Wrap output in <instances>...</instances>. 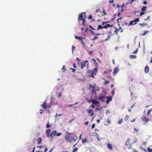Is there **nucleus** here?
Returning <instances> with one entry per match:
<instances>
[{
	"label": "nucleus",
	"instance_id": "nucleus-1",
	"mask_svg": "<svg viewBox=\"0 0 152 152\" xmlns=\"http://www.w3.org/2000/svg\"><path fill=\"white\" fill-rule=\"evenodd\" d=\"M66 134L65 138L67 142L70 143H73L75 142L77 139V137L72 133H71L66 132Z\"/></svg>",
	"mask_w": 152,
	"mask_h": 152
},
{
	"label": "nucleus",
	"instance_id": "nucleus-2",
	"mask_svg": "<svg viewBox=\"0 0 152 152\" xmlns=\"http://www.w3.org/2000/svg\"><path fill=\"white\" fill-rule=\"evenodd\" d=\"M86 17V15H85V12L81 13L79 14L78 20L79 22L82 21V24L83 26H85V18Z\"/></svg>",
	"mask_w": 152,
	"mask_h": 152
},
{
	"label": "nucleus",
	"instance_id": "nucleus-3",
	"mask_svg": "<svg viewBox=\"0 0 152 152\" xmlns=\"http://www.w3.org/2000/svg\"><path fill=\"white\" fill-rule=\"evenodd\" d=\"M97 70V68L96 67L94 69H93L92 70H90L89 71V73H90L89 77L92 78H94V76L96 75Z\"/></svg>",
	"mask_w": 152,
	"mask_h": 152
},
{
	"label": "nucleus",
	"instance_id": "nucleus-4",
	"mask_svg": "<svg viewBox=\"0 0 152 152\" xmlns=\"http://www.w3.org/2000/svg\"><path fill=\"white\" fill-rule=\"evenodd\" d=\"M130 140V139L129 138H128L127 141L125 142L126 147L128 149H130L131 148V145L129 142Z\"/></svg>",
	"mask_w": 152,
	"mask_h": 152
},
{
	"label": "nucleus",
	"instance_id": "nucleus-5",
	"mask_svg": "<svg viewBox=\"0 0 152 152\" xmlns=\"http://www.w3.org/2000/svg\"><path fill=\"white\" fill-rule=\"evenodd\" d=\"M141 119L142 121L145 122H147L150 121V118H149L148 117V118H147L145 116H142L141 118Z\"/></svg>",
	"mask_w": 152,
	"mask_h": 152
},
{
	"label": "nucleus",
	"instance_id": "nucleus-6",
	"mask_svg": "<svg viewBox=\"0 0 152 152\" xmlns=\"http://www.w3.org/2000/svg\"><path fill=\"white\" fill-rule=\"evenodd\" d=\"M88 61L86 60L85 61H82L80 63L81 68L83 69L85 66L86 64L88 62Z\"/></svg>",
	"mask_w": 152,
	"mask_h": 152
},
{
	"label": "nucleus",
	"instance_id": "nucleus-7",
	"mask_svg": "<svg viewBox=\"0 0 152 152\" xmlns=\"http://www.w3.org/2000/svg\"><path fill=\"white\" fill-rule=\"evenodd\" d=\"M50 132L51 130L50 129H47L45 132L46 135L48 138L51 137V134H50Z\"/></svg>",
	"mask_w": 152,
	"mask_h": 152
},
{
	"label": "nucleus",
	"instance_id": "nucleus-8",
	"mask_svg": "<svg viewBox=\"0 0 152 152\" xmlns=\"http://www.w3.org/2000/svg\"><path fill=\"white\" fill-rule=\"evenodd\" d=\"M107 98V97H105L103 96H101L98 97V99L99 100H101L102 102H104V99Z\"/></svg>",
	"mask_w": 152,
	"mask_h": 152
},
{
	"label": "nucleus",
	"instance_id": "nucleus-9",
	"mask_svg": "<svg viewBox=\"0 0 152 152\" xmlns=\"http://www.w3.org/2000/svg\"><path fill=\"white\" fill-rule=\"evenodd\" d=\"M149 71V67L148 65H147L145 68L144 72L146 73H147Z\"/></svg>",
	"mask_w": 152,
	"mask_h": 152
},
{
	"label": "nucleus",
	"instance_id": "nucleus-10",
	"mask_svg": "<svg viewBox=\"0 0 152 152\" xmlns=\"http://www.w3.org/2000/svg\"><path fill=\"white\" fill-rule=\"evenodd\" d=\"M107 98H107V99L106 100V103L107 104H108L109 103V102L111 101L112 99V97L111 96H110L109 97L107 96Z\"/></svg>",
	"mask_w": 152,
	"mask_h": 152
},
{
	"label": "nucleus",
	"instance_id": "nucleus-11",
	"mask_svg": "<svg viewBox=\"0 0 152 152\" xmlns=\"http://www.w3.org/2000/svg\"><path fill=\"white\" fill-rule=\"evenodd\" d=\"M91 102L94 105H97L99 104V101H96L95 100L93 99L91 101Z\"/></svg>",
	"mask_w": 152,
	"mask_h": 152
},
{
	"label": "nucleus",
	"instance_id": "nucleus-12",
	"mask_svg": "<svg viewBox=\"0 0 152 152\" xmlns=\"http://www.w3.org/2000/svg\"><path fill=\"white\" fill-rule=\"evenodd\" d=\"M119 70L117 67H115L114 69V71L113 74H115L119 72Z\"/></svg>",
	"mask_w": 152,
	"mask_h": 152
},
{
	"label": "nucleus",
	"instance_id": "nucleus-13",
	"mask_svg": "<svg viewBox=\"0 0 152 152\" xmlns=\"http://www.w3.org/2000/svg\"><path fill=\"white\" fill-rule=\"evenodd\" d=\"M47 104L45 102V101L41 105V106L42 108L44 109H46L47 108L46 105Z\"/></svg>",
	"mask_w": 152,
	"mask_h": 152
},
{
	"label": "nucleus",
	"instance_id": "nucleus-14",
	"mask_svg": "<svg viewBox=\"0 0 152 152\" xmlns=\"http://www.w3.org/2000/svg\"><path fill=\"white\" fill-rule=\"evenodd\" d=\"M113 26V25H110L109 24H107L105 26H103V28L107 29V28L108 27H112Z\"/></svg>",
	"mask_w": 152,
	"mask_h": 152
},
{
	"label": "nucleus",
	"instance_id": "nucleus-15",
	"mask_svg": "<svg viewBox=\"0 0 152 152\" xmlns=\"http://www.w3.org/2000/svg\"><path fill=\"white\" fill-rule=\"evenodd\" d=\"M107 147L110 150H111L113 148V147H112V144L109 143H108L107 144Z\"/></svg>",
	"mask_w": 152,
	"mask_h": 152
},
{
	"label": "nucleus",
	"instance_id": "nucleus-16",
	"mask_svg": "<svg viewBox=\"0 0 152 152\" xmlns=\"http://www.w3.org/2000/svg\"><path fill=\"white\" fill-rule=\"evenodd\" d=\"M57 133V131L56 130H54L53 131H52L51 134V137H52V135L54 136H55L56 135Z\"/></svg>",
	"mask_w": 152,
	"mask_h": 152
},
{
	"label": "nucleus",
	"instance_id": "nucleus-17",
	"mask_svg": "<svg viewBox=\"0 0 152 152\" xmlns=\"http://www.w3.org/2000/svg\"><path fill=\"white\" fill-rule=\"evenodd\" d=\"M88 113H91V114H90V115L91 116H93L94 115V114H93V110L91 109L89 110L88 111Z\"/></svg>",
	"mask_w": 152,
	"mask_h": 152
},
{
	"label": "nucleus",
	"instance_id": "nucleus-18",
	"mask_svg": "<svg viewBox=\"0 0 152 152\" xmlns=\"http://www.w3.org/2000/svg\"><path fill=\"white\" fill-rule=\"evenodd\" d=\"M137 24V23L136 22H135L134 21V20H131L130 21L129 25H134Z\"/></svg>",
	"mask_w": 152,
	"mask_h": 152
},
{
	"label": "nucleus",
	"instance_id": "nucleus-19",
	"mask_svg": "<svg viewBox=\"0 0 152 152\" xmlns=\"http://www.w3.org/2000/svg\"><path fill=\"white\" fill-rule=\"evenodd\" d=\"M147 9V7L145 6H143L141 8V11H145Z\"/></svg>",
	"mask_w": 152,
	"mask_h": 152
},
{
	"label": "nucleus",
	"instance_id": "nucleus-20",
	"mask_svg": "<svg viewBox=\"0 0 152 152\" xmlns=\"http://www.w3.org/2000/svg\"><path fill=\"white\" fill-rule=\"evenodd\" d=\"M123 121V119H120L118 122V123L119 124H121Z\"/></svg>",
	"mask_w": 152,
	"mask_h": 152
},
{
	"label": "nucleus",
	"instance_id": "nucleus-21",
	"mask_svg": "<svg viewBox=\"0 0 152 152\" xmlns=\"http://www.w3.org/2000/svg\"><path fill=\"white\" fill-rule=\"evenodd\" d=\"M75 38L77 39H79L80 41L81 40H82L83 39V38L82 37H80L78 36H75Z\"/></svg>",
	"mask_w": 152,
	"mask_h": 152
},
{
	"label": "nucleus",
	"instance_id": "nucleus-22",
	"mask_svg": "<svg viewBox=\"0 0 152 152\" xmlns=\"http://www.w3.org/2000/svg\"><path fill=\"white\" fill-rule=\"evenodd\" d=\"M130 57L131 58L135 59L136 58L137 56L136 55H130Z\"/></svg>",
	"mask_w": 152,
	"mask_h": 152
},
{
	"label": "nucleus",
	"instance_id": "nucleus-23",
	"mask_svg": "<svg viewBox=\"0 0 152 152\" xmlns=\"http://www.w3.org/2000/svg\"><path fill=\"white\" fill-rule=\"evenodd\" d=\"M103 28V26H102L101 25H99L98 26V28L97 29V30L98 31L100 29H102Z\"/></svg>",
	"mask_w": 152,
	"mask_h": 152
},
{
	"label": "nucleus",
	"instance_id": "nucleus-24",
	"mask_svg": "<svg viewBox=\"0 0 152 152\" xmlns=\"http://www.w3.org/2000/svg\"><path fill=\"white\" fill-rule=\"evenodd\" d=\"M148 31H144V33L143 34H141V36H144L148 32Z\"/></svg>",
	"mask_w": 152,
	"mask_h": 152
},
{
	"label": "nucleus",
	"instance_id": "nucleus-25",
	"mask_svg": "<svg viewBox=\"0 0 152 152\" xmlns=\"http://www.w3.org/2000/svg\"><path fill=\"white\" fill-rule=\"evenodd\" d=\"M90 31L91 33L93 35H99L100 34H96L93 31H92L91 30Z\"/></svg>",
	"mask_w": 152,
	"mask_h": 152
},
{
	"label": "nucleus",
	"instance_id": "nucleus-26",
	"mask_svg": "<svg viewBox=\"0 0 152 152\" xmlns=\"http://www.w3.org/2000/svg\"><path fill=\"white\" fill-rule=\"evenodd\" d=\"M41 141H42V139L41 137H39L38 139V140H37V143L38 144H39L41 142Z\"/></svg>",
	"mask_w": 152,
	"mask_h": 152
},
{
	"label": "nucleus",
	"instance_id": "nucleus-27",
	"mask_svg": "<svg viewBox=\"0 0 152 152\" xmlns=\"http://www.w3.org/2000/svg\"><path fill=\"white\" fill-rule=\"evenodd\" d=\"M139 25L140 26H146L148 25V24L146 23H139Z\"/></svg>",
	"mask_w": 152,
	"mask_h": 152
},
{
	"label": "nucleus",
	"instance_id": "nucleus-28",
	"mask_svg": "<svg viewBox=\"0 0 152 152\" xmlns=\"http://www.w3.org/2000/svg\"><path fill=\"white\" fill-rule=\"evenodd\" d=\"M147 115L148 117L149 118L152 117V115L151 114H150V113L147 112Z\"/></svg>",
	"mask_w": 152,
	"mask_h": 152
},
{
	"label": "nucleus",
	"instance_id": "nucleus-29",
	"mask_svg": "<svg viewBox=\"0 0 152 152\" xmlns=\"http://www.w3.org/2000/svg\"><path fill=\"white\" fill-rule=\"evenodd\" d=\"M103 79L104 80H105V82L104 83V84L106 85L109 82V81L106 80L105 79L103 78Z\"/></svg>",
	"mask_w": 152,
	"mask_h": 152
},
{
	"label": "nucleus",
	"instance_id": "nucleus-30",
	"mask_svg": "<svg viewBox=\"0 0 152 152\" xmlns=\"http://www.w3.org/2000/svg\"><path fill=\"white\" fill-rule=\"evenodd\" d=\"M119 31V29L116 28V29L114 31V33H116L117 34H118V32Z\"/></svg>",
	"mask_w": 152,
	"mask_h": 152
},
{
	"label": "nucleus",
	"instance_id": "nucleus-31",
	"mask_svg": "<svg viewBox=\"0 0 152 152\" xmlns=\"http://www.w3.org/2000/svg\"><path fill=\"white\" fill-rule=\"evenodd\" d=\"M82 142L83 143H85L87 142V140L86 138L83 139L82 140Z\"/></svg>",
	"mask_w": 152,
	"mask_h": 152
},
{
	"label": "nucleus",
	"instance_id": "nucleus-32",
	"mask_svg": "<svg viewBox=\"0 0 152 152\" xmlns=\"http://www.w3.org/2000/svg\"><path fill=\"white\" fill-rule=\"evenodd\" d=\"M134 20L135 22L137 23V22L139 21V18H136Z\"/></svg>",
	"mask_w": 152,
	"mask_h": 152
},
{
	"label": "nucleus",
	"instance_id": "nucleus-33",
	"mask_svg": "<svg viewBox=\"0 0 152 152\" xmlns=\"http://www.w3.org/2000/svg\"><path fill=\"white\" fill-rule=\"evenodd\" d=\"M147 149L148 152H152V149L151 148L148 147Z\"/></svg>",
	"mask_w": 152,
	"mask_h": 152
},
{
	"label": "nucleus",
	"instance_id": "nucleus-34",
	"mask_svg": "<svg viewBox=\"0 0 152 152\" xmlns=\"http://www.w3.org/2000/svg\"><path fill=\"white\" fill-rule=\"evenodd\" d=\"M102 12L103 13V15H102L103 16H105L106 15V13L104 11V9H103V12Z\"/></svg>",
	"mask_w": 152,
	"mask_h": 152
},
{
	"label": "nucleus",
	"instance_id": "nucleus-35",
	"mask_svg": "<svg viewBox=\"0 0 152 152\" xmlns=\"http://www.w3.org/2000/svg\"><path fill=\"white\" fill-rule=\"evenodd\" d=\"M77 148H75L73 149L72 151V152H75L77 151Z\"/></svg>",
	"mask_w": 152,
	"mask_h": 152
},
{
	"label": "nucleus",
	"instance_id": "nucleus-36",
	"mask_svg": "<svg viewBox=\"0 0 152 152\" xmlns=\"http://www.w3.org/2000/svg\"><path fill=\"white\" fill-rule=\"evenodd\" d=\"M50 125L49 124V122H48V123L46 124V127L47 128H48L50 127Z\"/></svg>",
	"mask_w": 152,
	"mask_h": 152
},
{
	"label": "nucleus",
	"instance_id": "nucleus-37",
	"mask_svg": "<svg viewBox=\"0 0 152 152\" xmlns=\"http://www.w3.org/2000/svg\"><path fill=\"white\" fill-rule=\"evenodd\" d=\"M145 11H141V12L140 13V16H141L142 15H144L145 14Z\"/></svg>",
	"mask_w": 152,
	"mask_h": 152
},
{
	"label": "nucleus",
	"instance_id": "nucleus-38",
	"mask_svg": "<svg viewBox=\"0 0 152 152\" xmlns=\"http://www.w3.org/2000/svg\"><path fill=\"white\" fill-rule=\"evenodd\" d=\"M98 37L96 36H95L94 37L93 39V40H94L98 38Z\"/></svg>",
	"mask_w": 152,
	"mask_h": 152
},
{
	"label": "nucleus",
	"instance_id": "nucleus-39",
	"mask_svg": "<svg viewBox=\"0 0 152 152\" xmlns=\"http://www.w3.org/2000/svg\"><path fill=\"white\" fill-rule=\"evenodd\" d=\"M77 102H76L74 104H69V105H68V106L69 107H71L72 106L74 105V104H77Z\"/></svg>",
	"mask_w": 152,
	"mask_h": 152
},
{
	"label": "nucleus",
	"instance_id": "nucleus-40",
	"mask_svg": "<svg viewBox=\"0 0 152 152\" xmlns=\"http://www.w3.org/2000/svg\"><path fill=\"white\" fill-rule=\"evenodd\" d=\"M107 122L108 123L110 124H111V121L110 119L108 118L107 120Z\"/></svg>",
	"mask_w": 152,
	"mask_h": 152
},
{
	"label": "nucleus",
	"instance_id": "nucleus-41",
	"mask_svg": "<svg viewBox=\"0 0 152 152\" xmlns=\"http://www.w3.org/2000/svg\"><path fill=\"white\" fill-rule=\"evenodd\" d=\"M62 134L61 133H58L56 134V135L57 136H59L61 135Z\"/></svg>",
	"mask_w": 152,
	"mask_h": 152
},
{
	"label": "nucleus",
	"instance_id": "nucleus-42",
	"mask_svg": "<svg viewBox=\"0 0 152 152\" xmlns=\"http://www.w3.org/2000/svg\"><path fill=\"white\" fill-rule=\"evenodd\" d=\"M93 18L92 16L91 15H89L88 17V19H91Z\"/></svg>",
	"mask_w": 152,
	"mask_h": 152
},
{
	"label": "nucleus",
	"instance_id": "nucleus-43",
	"mask_svg": "<svg viewBox=\"0 0 152 152\" xmlns=\"http://www.w3.org/2000/svg\"><path fill=\"white\" fill-rule=\"evenodd\" d=\"M138 51V49H137L136 50H135L133 52L134 54H136L137 53Z\"/></svg>",
	"mask_w": 152,
	"mask_h": 152
},
{
	"label": "nucleus",
	"instance_id": "nucleus-44",
	"mask_svg": "<svg viewBox=\"0 0 152 152\" xmlns=\"http://www.w3.org/2000/svg\"><path fill=\"white\" fill-rule=\"evenodd\" d=\"M102 12L101 10L100 9H97L96 10V12Z\"/></svg>",
	"mask_w": 152,
	"mask_h": 152
},
{
	"label": "nucleus",
	"instance_id": "nucleus-45",
	"mask_svg": "<svg viewBox=\"0 0 152 152\" xmlns=\"http://www.w3.org/2000/svg\"><path fill=\"white\" fill-rule=\"evenodd\" d=\"M129 118V116H128V115H126V116H125V120L126 121V119L127 120H128V119Z\"/></svg>",
	"mask_w": 152,
	"mask_h": 152
},
{
	"label": "nucleus",
	"instance_id": "nucleus-46",
	"mask_svg": "<svg viewBox=\"0 0 152 152\" xmlns=\"http://www.w3.org/2000/svg\"><path fill=\"white\" fill-rule=\"evenodd\" d=\"M75 47L74 46H72V53H73V50L75 49Z\"/></svg>",
	"mask_w": 152,
	"mask_h": 152
},
{
	"label": "nucleus",
	"instance_id": "nucleus-47",
	"mask_svg": "<svg viewBox=\"0 0 152 152\" xmlns=\"http://www.w3.org/2000/svg\"><path fill=\"white\" fill-rule=\"evenodd\" d=\"M124 6V5H123L122 6H121V12H123V11H124V10L123 8V7Z\"/></svg>",
	"mask_w": 152,
	"mask_h": 152
},
{
	"label": "nucleus",
	"instance_id": "nucleus-48",
	"mask_svg": "<svg viewBox=\"0 0 152 152\" xmlns=\"http://www.w3.org/2000/svg\"><path fill=\"white\" fill-rule=\"evenodd\" d=\"M95 126V124H93L92 125V126H91L92 129H94V128Z\"/></svg>",
	"mask_w": 152,
	"mask_h": 152
},
{
	"label": "nucleus",
	"instance_id": "nucleus-49",
	"mask_svg": "<svg viewBox=\"0 0 152 152\" xmlns=\"http://www.w3.org/2000/svg\"><path fill=\"white\" fill-rule=\"evenodd\" d=\"M89 87L92 88L93 89L95 88V87L93 86H92V85L91 84H90L89 85Z\"/></svg>",
	"mask_w": 152,
	"mask_h": 152
},
{
	"label": "nucleus",
	"instance_id": "nucleus-50",
	"mask_svg": "<svg viewBox=\"0 0 152 152\" xmlns=\"http://www.w3.org/2000/svg\"><path fill=\"white\" fill-rule=\"evenodd\" d=\"M70 69H71L72 70V72H74L76 70L75 69H72V68H70Z\"/></svg>",
	"mask_w": 152,
	"mask_h": 152
},
{
	"label": "nucleus",
	"instance_id": "nucleus-51",
	"mask_svg": "<svg viewBox=\"0 0 152 152\" xmlns=\"http://www.w3.org/2000/svg\"><path fill=\"white\" fill-rule=\"evenodd\" d=\"M150 18V16H148V18H146L145 19V20H148L149 19V20H150V19L149 18Z\"/></svg>",
	"mask_w": 152,
	"mask_h": 152
},
{
	"label": "nucleus",
	"instance_id": "nucleus-52",
	"mask_svg": "<svg viewBox=\"0 0 152 152\" xmlns=\"http://www.w3.org/2000/svg\"><path fill=\"white\" fill-rule=\"evenodd\" d=\"M107 23V22H106V21L103 22L102 23V25H104L105 24Z\"/></svg>",
	"mask_w": 152,
	"mask_h": 152
},
{
	"label": "nucleus",
	"instance_id": "nucleus-53",
	"mask_svg": "<svg viewBox=\"0 0 152 152\" xmlns=\"http://www.w3.org/2000/svg\"><path fill=\"white\" fill-rule=\"evenodd\" d=\"M44 147L45 148V150H44V152H46L47 151L48 149L47 148V146H45Z\"/></svg>",
	"mask_w": 152,
	"mask_h": 152
},
{
	"label": "nucleus",
	"instance_id": "nucleus-54",
	"mask_svg": "<svg viewBox=\"0 0 152 152\" xmlns=\"http://www.w3.org/2000/svg\"><path fill=\"white\" fill-rule=\"evenodd\" d=\"M42 147H43V146L42 145H40L39 146H37V148H40V149L42 148Z\"/></svg>",
	"mask_w": 152,
	"mask_h": 152
},
{
	"label": "nucleus",
	"instance_id": "nucleus-55",
	"mask_svg": "<svg viewBox=\"0 0 152 152\" xmlns=\"http://www.w3.org/2000/svg\"><path fill=\"white\" fill-rule=\"evenodd\" d=\"M152 111V109L149 110L148 111V112L149 113H150Z\"/></svg>",
	"mask_w": 152,
	"mask_h": 152
},
{
	"label": "nucleus",
	"instance_id": "nucleus-56",
	"mask_svg": "<svg viewBox=\"0 0 152 152\" xmlns=\"http://www.w3.org/2000/svg\"><path fill=\"white\" fill-rule=\"evenodd\" d=\"M89 123V122L88 121H87V122H85V123H84V124L86 125H88V124Z\"/></svg>",
	"mask_w": 152,
	"mask_h": 152
},
{
	"label": "nucleus",
	"instance_id": "nucleus-57",
	"mask_svg": "<svg viewBox=\"0 0 152 152\" xmlns=\"http://www.w3.org/2000/svg\"><path fill=\"white\" fill-rule=\"evenodd\" d=\"M134 131L136 132H137L138 131V130L137 129H136L135 128H134Z\"/></svg>",
	"mask_w": 152,
	"mask_h": 152
},
{
	"label": "nucleus",
	"instance_id": "nucleus-58",
	"mask_svg": "<svg viewBox=\"0 0 152 152\" xmlns=\"http://www.w3.org/2000/svg\"><path fill=\"white\" fill-rule=\"evenodd\" d=\"M116 7H118V8H119L120 7H121V6L120 5H119V4H117V5H116Z\"/></svg>",
	"mask_w": 152,
	"mask_h": 152
},
{
	"label": "nucleus",
	"instance_id": "nucleus-59",
	"mask_svg": "<svg viewBox=\"0 0 152 152\" xmlns=\"http://www.w3.org/2000/svg\"><path fill=\"white\" fill-rule=\"evenodd\" d=\"M62 95V94L61 93H58V97H60Z\"/></svg>",
	"mask_w": 152,
	"mask_h": 152
},
{
	"label": "nucleus",
	"instance_id": "nucleus-60",
	"mask_svg": "<svg viewBox=\"0 0 152 152\" xmlns=\"http://www.w3.org/2000/svg\"><path fill=\"white\" fill-rule=\"evenodd\" d=\"M73 67L74 68H77V67H76V66L75 65V63H74L73 64Z\"/></svg>",
	"mask_w": 152,
	"mask_h": 152
},
{
	"label": "nucleus",
	"instance_id": "nucleus-61",
	"mask_svg": "<svg viewBox=\"0 0 152 152\" xmlns=\"http://www.w3.org/2000/svg\"><path fill=\"white\" fill-rule=\"evenodd\" d=\"M114 91H115V90L114 89L113 90V91L111 92V93L113 95H114Z\"/></svg>",
	"mask_w": 152,
	"mask_h": 152
},
{
	"label": "nucleus",
	"instance_id": "nucleus-62",
	"mask_svg": "<svg viewBox=\"0 0 152 152\" xmlns=\"http://www.w3.org/2000/svg\"><path fill=\"white\" fill-rule=\"evenodd\" d=\"M143 4H147V2L146 1H144L143 2Z\"/></svg>",
	"mask_w": 152,
	"mask_h": 152
},
{
	"label": "nucleus",
	"instance_id": "nucleus-63",
	"mask_svg": "<svg viewBox=\"0 0 152 152\" xmlns=\"http://www.w3.org/2000/svg\"><path fill=\"white\" fill-rule=\"evenodd\" d=\"M35 147H34L33 148V150H32V151H31V152H34V151H35Z\"/></svg>",
	"mask_w": 152,
	"mask_h": 152
},
{
	"label": "nucleus",
	"instance_id": "nucleus-64",
	"mask_svg": "<svg viewBox=\"0 0 152 152\" xmlns=\"http://www.w3.org/2000/svg\"><path fill=\"white\" fill-rule=\"evenodd\" d=\"M132 152H138V151L135 149H133V151H132Z\"/></svg>",
	"mask_w": 152,
	"mask_h": 152
}]
</instances>
